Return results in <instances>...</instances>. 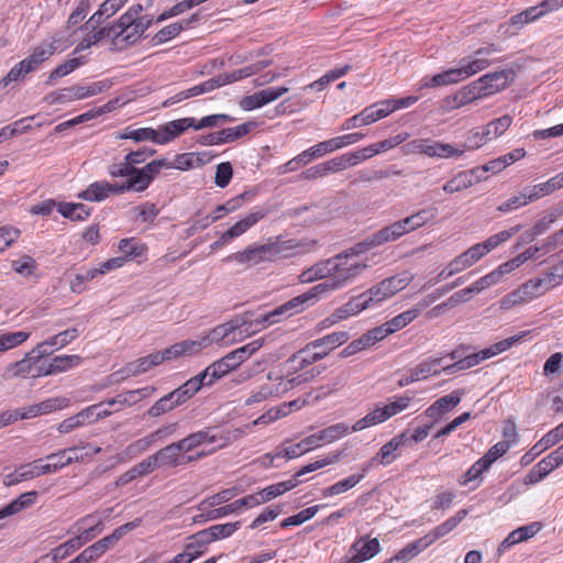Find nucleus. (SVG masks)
<instances>
[{
    "mask_svg": "<svg viewBox=\"0 0 563 563\" xmlns=\"http://www.w3.org/2000/svg\"><path fill=\"white\" fill-rule=\"evenodd\" d=\"M115 543L112 539L107 536L86 548L79 555L78 559L81 563H91L98 560L107 550L113 547Z\"/></svg>",
    "mask_w": 563,
    "mask_h": 563,
    "instance_id": "33",
    "label": "nucleus"
},
{
    "mask_svg": "<svg viewBox=\"0 0 563 563\" xmlns=\"http://www.w3.org/2000/svg\"><path fill=\"white\" fill-rule=\"evenodd\" d=\"M464 80L462 77V71L459 67L448 69L441 74H437L431 77L429 82H426L427 87H438V86H446L451 84H456Z\"/></svg>",
    "mask_w": 563,
    "mask_h": 563,
    "instance_id": "50",
    "label": "nucleus"
},
{
    "mask_svg": "<svg viewBox=\"0 0 563 563\" xmlns=\"http://www.w3.org/2000/svg\"><path fill=\"white\" fill-rule=\"evenodd\" d=\"M195 118H183L165 123L157 130L158 144H167L188 129H195Z\"/></svg>",
    "mask_w": 563,
    "mask_h": 563,
    "instance_id": "17",
    "label": "nucleus"
},
{
    "mask_svg": "<svg viewBox=\"0 0 563 563\" xmlns=\"http://www.w3.org/2000/svg\"><path fill=\"white\" fill-rule=\"evenodd\" d=\"M521 225H515L510 228L509 230L500 231L492 236H489L487 240L482 242V245L487 253L492 252L494 249H496L501 243L508 241L510 238H512L515 234H517L521 230Z\"/></svg>",
    "mask_w": 563,
    "mask_h": 563,
    "instance_id": "54",
    "label": "nucleus"
},
{
    "mask_svg": "<svg viewBox=\"0 0 563 563\" xmlns=\"http://www.w3.org/2000/svg\"><path fill=\"white\" fill-rule=\"evenodd\" d=\"M112 86V81L109 79L96 81L87 86L77 85L67 88H63L48 93L45 100L49 104L68 103L75 100H81L93 97L101 93Z\"/></svg>",
    "mask_w": 563,
    "mask_h": 563,
    "instance_id": "6",
    "label": "nucleus"
},
{
    "mask_svg": "<svg viewBox=\"0 0 563 563\" xmlns=\"http://www.w3.org/2000/svg\"><path fill=\"white\" fill-rule=\"evenodd\" d=\"M461 391H453L439 398L433 405L427 409V415L431 418H435L442 413L451 411L461 401Z\"/></svg>",
    "mask_w": 563,
    "mask_h": 563,
    "instance_id": "31",
    "label": "nucleus"
},
{
    "mask_svg": "<svg viewBox=\"0 0 563 563\" xmlns=\"http://www.w3.org/2000/svg\"><path fill=\"white\" fill-rule=\"evenodd\" d=\"M198 21V14H192L189 19L184 20L181 22L172 23L162 30H159L155 36L154 41L157 44L165 43L174 37H176L183 30L189 27V25L194 22Z\"/></svg>",
    "mask_w": 563,
    "mask_h": 563,
    "instance_id": "34",
    "label": "nucleus"
},
{
    "mask_svg": "<svg viewBox=\"0 0 563 563\" xmlns=\"http://www.w3.org/2000/svg\"><path fill=\"white\" fill-rule=\"evenodd\" d=\"M87 446H71L68 449L59 450L56 453L48 454L45 459L48 461L49 470L52 473L57 472L58 470L68 466L71 464V453H76L81 449H86Z\"/></svg>",
    "mask_w": 563,
    "mask_h": 563,
    "instance_id": "43",
    "label": "nucleus"
},
{
    "mask_svg": "<svg viewBox=\"0 0 563 563\" xmlns=\"http://www.w3.org/2000/svg\"><path fill=\"white\" fill-rule=\"evenodd\" d=\"M219 441H222L219 446H223L227 444L228 437L217 433L216 428H206L203 430L192 432L179 440L186 453H189L206 443L213 444Z\"/></svg>",
    "mask_w": 563,
    "mask_h": 563,
    "instance_id": "14",
    "label": "nucleus"
},
{
    "mask_svg": "<svg viewBox=\"0 0 563 563\" xmlns=\"http://www.w3.org/2000/svg\"><path fill=\"white\" fill-rule=\"evenodd\" d=\"M34 362L35 358L32 356V353H26L22 360L9 364L2 376L4 379L32 377Z\"/></svg>",
    "mask_w": 563,
    "mask_h": 563,
    "instance_id": "26",
    "label": "nucleus"
},
{
    "mask_svg": "<svg viewBox=\"0 0 563 563\" xmlns=\"http://www.w3.org/2000/svg\"><path fill=\"white\" fill-rule=\"evenodd\" d=\"M420 311L421 310L419 308H412L390 319L389 334L399 331L406 325H408L420 314Z\"/></svg>",
    "mask_w": 563,
    "mask_h": 563,
    "instance_id": "63",
    "label": "nucleus"
},
{
    "mask_svg": "<svg viewBox=\"0 0 563 563\" xmlns=\"http://www.w3.org/2000/svg\"><path fill=\"white\" fill-rule=\"evenodd\" d=\"M379 549V542L376 538H360L351 547V560L355 561V563L368 560L377 554Z\"/></svg>",
    "mask_w": 563,
    "mask_h": 563,
    "instance_id": "20",
    "label": "nucleus"
},
{
    "mask_svg": "<svg viewBox=\"0 0 563 563\" xmlns=\"http://www.w3.org/2000/svg\"><path fill=\"white\" fill-rule=\"evenodd\" d=\"M324 357V352H317V350L309 349V343L305 349L298 351L287 360V364L291 365L294 369H302Z\"/></svg>",
    "mask_w": 563,
    "mask_h": 563,
    "instance_id": "28",
    "label": "nucleus"
},
{
    "mask_svg": "<svg viewBox=\"0 0 563 563\" xmlns=\"http://www.w3.org/2000/svg\"><path fill=\"white\" fill-rule=\"evenodd\" d=\"M350 431H351V428L346 423L339 422V423L332 424L328 428H324L317 433H313V438L319 448V446H321L322 443H332V442L343 438Z\"/></svg>",
    "mask_w": 563,
    "mask_h": 563,
    "instance_id": "29",
    "label": "nucleus"
},
{
    "mask_svg": "<svg viewBox=\"0 0 563 563\" xmlns=\"http://www.w3.org/2000/svg\"><path fill=\"white\" fill-rule=\"evenodd\" d=\"M441 366V358L421 363L410 377V382L424 379L430 375H437L440 373L439 367Z\"/></svg>",
    "mask_w": 563,
    "mask_h": 563,
    "instance_id": "64",
    "label": "nucleus"
},
{
    "mask_svg": "<svg viewBox=\"0 0 563 563\" xmlns=\"http://www.w3.org/2000/svg\"><path fill=\"white\" fill-rule=\"evenodd\" d=\"M57 210L64 218L71 221H84L90 214V209L84 203L60 202Z\"/></svg>",
    "mask_w": 563,
    "mask_h": 563,
    "instance_id": "41",
    "label": "nucleus"
},
{
    "mask_svg": "<svg viewBox=\"0 0 563 563\" xmlns=\"http://www.w3.org/2000/svg\"><path fill=\"white\" fill-rule=\"evenodd\" d=\"M317 374H320L318 371L317 373L314 369L306 371L297 376H294L291 378H287L285 380H280L278 385L276 386L279 393V396L294 389L295 387H298L305 383H308L312 380Z\"/></svg>",
    "mask_w": 563,
    "mask_h": 563,
    "instance_id": "51",
    "label": "nucleus"
},
{
    "mask_svg": "<svg viewBox=\"0 0 563 563\" xmlns=\"http://www.w3.org/2000/svg\"><path fill=\"white\" fill-rule=\"evenodd\" d=\"M541 529L539 522H533L528 526H522L508 534V537L500 543L498 552H504L510 547L526 541L536 536Z\"/></svg>",
    "mask_w": 563,
    "mask_h": 563,
    "instance_id": "23",
    "label": "nucleus"
},
{
    "mask_svg": "<svg viewBox=\"0 0 563 563\" xmlns=\"http://www.w3.org/2000/svg\"><path fill=\"white\" fill-rule=\"evenodd\" d=\"M240 528V522L220 523L203 529L209 537L210 542L219 539H224L232 536Z\"/></svg>",
    "mask_w": 563,
    "mask_h": 563,
    "instance_id": "57",
    "label": "nucleus"
},
{
    "mask_svg": "<svg viewBox=\"0 0 563 563\" xmlns=\"http://www.w3.org/2000/svg\"><path fill=\"white\" fill-rule=\"evenodd\" d=\"M154 455L159 468H170L195 462L198 459L205 456V453H199L196 456L187 455L180 442L176 441L159 449L154 453Z\"/></svg>",
    "mask_w": 563,
    "mask_h": 563,
    "instance_id": "8",
    "label": "nucleus"
},
{
    "mask_svg": "<svg viewBox=\"0 0 563 563\" xmlns=\"http://www.w3.org/2000/svg\"><path fill=\"white\" fill-rule=\"evenodd\" d=\"M387 420V405L377 406L369 411L364 418L357 420L352 427L351 431H361Z\"/></svg>",
    "mask_w": 563,
    "mask_h": 563,
    "instance_id": "35",
    "label": "nucleus"
},
{
    "mask_svg": "<svg viewBox=\"0 0 563 563\" xmlns=\"http://www.w3.org/2000/svg\"><path fill=\"white\" fill-rule=\"evenodd\" d=\"M280 317H284V318L290 317V316H288V311L284 303L278 306L274 310L261 316L260 318H257L255 320H251L250 328L258 329V331H260V330L264 329L266 325H271V324L278 322Z\"/></svg>",
    "mask_w": 563,
    "mask_h": 563,
    "instance_id": "46",
    "label": "nucleus"
},
{
    "mask_svg": "<svg viewBox=\"0 0 563 563\" xmlns=\"http://www.w3.org/2000/svg\"><path fill=\"white\" fill-rule=\"evenodd\" d=\"M167 361V357L163 351L154 352L147 356L141 357L136 361L126 363L123 368L113 374V376L122 375V378L129 376H139L148 372L151 368Z\"/></svg>",
    "mask_w": 563,
    "mask_h": 563,
    "instance_id": "13",
    "label": "nucleus"
},
{
    "mask_svg": "<svg viewBox=\"0 0 563 563\" xmlns=\"http://www.w3.org/2000/svg\"><path fill=\"white\" fill-rule=\"evenodd\" d=\"M435 214L437 210L434 208L422 209L402 220L389 224V240H396L405 233L423 227L431 221Z\"/></svg>",
    "mask_w": 563,
    "mask_h": 563,
    "instance_id": "9",
    "label": "nucleus"
},
{
    "mask_svg": "<svg viewBox=\"0 0 563 563\" xmlns=\"http://www.w3.org/2000/svg\"><path fill=\"white\" fill-rule=\"evenodd\" d=\"M232 372V367L224 361L223 357L211 363L207 366L201 373H199V377L205 380V386L212 385L216 380L222 378L227 374Z\"/></svg>",
    "mask_w": 563,
    "mask_h": 563,
    "instance_id": "32",
    "label": "nucleus"
},
{
    "mask_svg": "<svg viewBox=\"0 0 563 563\" xmlns=\"http://www.w3.org/2000/svg\"><path fill=\"white\" fill-rule=\"evenodd\" d=\"M268 213H269V208L255 207L250 213H247L244 218H242L236 223H234L225 232L232 241V240L241 236L245 232H247L257 222L263 220Z\"/></svg>",
    "mask_w": 563,
    "mask_h": 563,
    "instance_id": "15",
    "label": "nucleus"
},
{
    "mask_svg": "<svg viewBox=\"0 0 563 563\" xmlns=\"http://www.w3.org/2000/svg\"><path fill=\"white\" fill-rule=\"evenodd\" d=\"M481 178L482 175H476L475 169L461 172L444 184L443 190L448 194H454L472 187L475 183H478Z\"/></svg>",
    "mask_w": 563,
    "mask_h": 563,
    "instance_id": "24",
    "label": "nucleus"
},
{
    "mask_svg": "<svg viewBox=\"0 0 563 563\" xmlns=\"http://www.w3.org/2000/svg\"><path fill=\"white\" fill-rule=\"evenodd\" d=\"M37 496L38 493L36 490H31L21 494L5 507L0 509V520L16 515L27 508H31L36 503Z\"/></svg>",
    "mask_w": 563,
    "mask_h": 563,
    "instance_id": "22",
    "label": "nucleus"
},
{
    "mask_svg": "<svg viewBox=\"0 0 563 563\" xmlns=\"http://www.w3.org/2000/svg\"><path fill=\"white\" fill-rule=\"evenodd\" d=\"M561 266H555L553 269L544 275L542 278H533L521 285L517 290L510 292L503 299L501 305L504 308H509L511 305L523 302L533 298L540 292L553 288L559 284Z\"/></svg>",
    "mask_w": 563,
    "mask_h": 563,
    "instance_id": "4",
    "label": "nucleus"
},
{
    "mask_svg": "<svg viewBox=\"0 0 563 563\" xmlns=\"http://www.w3.org/2000/svg\"><path fill=\"white\" fill-rule=\"evenodd\" d=\"M515 77L516 73L511 68L483 75L456 93L454 98L456 107L465 106L505 90L515 80Z\"/></svg>",
    "mask_w": 563,
    "mask_h": 563,
    "instance_id": "2",
    "label": "nucleus"
},
{
    "mask_svg": "<svg viewBox=\"0 0 563 563\" xmlns=\"http://www.w3.org/2000/svg\"><path fill=\"white\" fill-rule=\"evenodd\" d=\"M314 244V241L303 242L295 239L277 243H269V245L274 249V261L282 257H290L292 255L303 254L308 251V246H313Z\"/></svg>",
    "mask_w": 563,
    "mask_h": 563,
    "instance_id": "19",
    "label": "nucleus"
},
{
    "mask_svg": "<svg viewBox=\"0 0 563 563\" xmlns=\"http://www.w3.org/2000/svg\"><path fill=\"white\" fill-rule=\"evenodd\" d=\"M163 167H169V163L165 158L154 159L142 168L136 167L135 175L125 180L130 191H144Z\"/></svg>",
    "mask_w": 563,
    "mask_h": 563,
    "instance_id": "11",
    "label": "nucleus"
},
{
    "mask_svg": "<svg viewBox=\"0 0 563 563\" xmlns=\"http://www.w3.org/2000/svg\"><path fill=\"white\" fill-rule=\"evenodd\" d=\"M115 29H110L109 26H104L99 29L97 32L88 34L76 47V52L84 51L89 48L90 46L97 44L101 40L112 37Z\"/></svg>",
    "mask_w": 563,
    "mask_h": 563,
    "instance_id": "62",
    "label": "nucleus"
},
{
    "mask_svg": "<svg viewBox=\"0 0 563 563\" xmlns=\"http://www.w3.org/2000/svg\"><path fill=\"white\" fill-rule=\"evenodd\" d=\"M179 405L175 400L172 393H168L167 395L159 398L153 406H151L146 412L148 417L157 418L161 417L167 412H170L175 408H177Z\"/></svg>",
    "mask_w": 563,
    "mask_h": 563,
    "instance_id": "52",
    "label": "nucleus"
},
{
    "mask_svg": "<svg viewBox=\"0 0 563 563\" xmlns=\"http://www.w3.org/2000/svg\"><path fill=\"white\" fill-rule=\"evenodd\" d=\"M251 320L247 313L244 316L235 317L232 320L213 328L209 334L205 335L211 343L222 342H239L253 333L258 332V329L250 328Z\"/></svg>",
    "mask_w": 563,
    "mask_h": 563,
    "instance_id": "5",
    "label": "nucleus"
},
{
    "mask_svg": "<svg viewBox=\"0 0 563 563\" xmlns=\"http://www.w3.org/2000/svg\"><path fill=\"white\" fill-rule=\"evenodd\" d=\"M155 444L154 439L152 438V434H147L146 437H143L132 443H130L122 452L120 461H130L145 451H147L152 445Z\"/></svg>",
    "mask_w": 563,
    "mask_h": 563,
    "instance_id": "44",
    "label": "nucleus"
},
{
    "mask_svg": "<svg viewBox=\"0 0 563 563\" xmlns=\"http://www.w3.org/2000/svg\"><path fill=\"white\" fill-rule=\"evenodd\" d=\"M426 548L421 539L407 544L402 550H400L394 558L389 559V563H405L417 556L420 552H422Z\"/></svg>",
    "mask_w": 563,
    "mask_h": 563,
    "instance_id": "55",
    "label": "nucleus"
},
{
    "mask_svg": "<svg viewBox=\"0 0 563 563\" xmlns=\"http://www.w3.org/2000/svg\"><path fill=\"white\" fill-rule=\"evenodd\" d=\"M269 65L268 60H260L253 65L243 67L241 69L233 70L230 74H221L222 78H227L225 85L238 81L243 78H247L264 68H266Z\"/></svg>",
    "mask_w": 563,
    "mask_h": 563,
    "instance_id": "48",
    "label": "nucleus"
},
{
    "mask_svg": "<svg viewBox=\"0 0 563 563\" xmlns=\"http://www.w3.org/2000/svg\"><path fill=\"white\" fill-rule=\"evenodd\" d=\"M559 218L558 212H549L544 214L530 230L526 231L521 236L520 240L522 242H531L533 241L538 235H541L544 233L552 223H554Z\"/></svg>",
    "mask_w": 563,
    "mask_h": 563,
    "instance_id": "42",
    "label": "nucleus"
},
{
    "mask_svg": "<svg viewBox=\"0 0 563 563\" xmlns=\"http://www.w3.org/2000/svg\"><path fill=\"white\" fill-rule=\"evenodd\" d=\"M119 139H130L135 142L152 141L158 144V132L152 128H141L136 130H125L119 135Z\"/></svg>",
    "mask_w": 563,
    "mask_h": 563,
    "instance_id": "56",
    "label": "nucleus"
},
{
    "mask_svg": "<svg viewBox=\"0 0 563 563\" xmlns=\"http://www.w3.org/2000/svg\"><path fill=\"white\" fill-rule=\"evenodd\" d=\"M314 448H318V445L313 438V434H311L296 444L289 445L284 449H278L277 455H283L285 459L291 460L300 456L303 453L311 451Z\"/></svg>",
    "mask_w": 563,
    "mask_h": 563,
    "instance_id": "38",
    "label": "nucleus"
},
{
    "mask_svg": "<svg viewBox=\"0 0 563 563\" xmlns=\"http://www.w3.org/2000/svg\"><path fill=\"white\" fill-rule=\"evenodd\" d=\"M274 249L268 244H252L242 251L235 252L224 258L225 262L257 265L263 262H274Z\"/></svg>",
    "mask_w": 563,
    "mask_h": 563,
    "instance_id": "10",
    "label": "nucleus"
},
{
    "mask_svg": "<svg viewBox=\"0 0 563 563\" xmlns=\"http://www.w3.org/2000/svg\"><path fill=\"white\" fill-rule=\"evenodd\" d=\"M81 362L82 357L77 354L58 355L48 362V373L53 375L64 373L79 366Z\"/></svg>",
    "mask_w": 563,
    "mask_h": 563,
    "instance_id": "36",
    "label": "nucleus"
},
{
    "mask_svg": "<svg viewBox=\"0 0 563 563\" xmlns=\"http://www.w3.org/2000/svg\"><path fill=\"white\" fill-rule=\"evenodd\" d=\"M202 386H205V380L198 374L170 393L180 406L194 397Z\"/></svg>",
    "mask_w": 563,
    "mask_h": 563,
    "instance_id": "30",
    "label": "nucleus"
},
{
    "mask_svg": "<svg viewBox=\"0 0 563 563\" xmlns=\"http://www.w3.org/2000/svg\"><path fill=\"white\" fill-rule=\"evenodd\" d=\"M322 295H324L322 292V288H320L319 285H316L311 287L308 291L291 298L290 300L284 303L288 311V316L291 317L295 313L303 311L309 306L314 305Z\"/></svg>",
    "mask_w": 563,
    "mask_h": 563,
    "instance_id": "18",
    "label": "nucleus"
},
{
    "mask_svg": "<svg viewBox=\"0 0 563 563\" xmlns=\"http://www.w3.org/2000/svg\"><path fill=\"white\" fill-rule=\"evenodd\" d=\"M30 338V332H5L0 334V352H4L21 345Z\"/></svg>",
    "mask_w": 563,
    "mask_h": 563,
    "instance_id": "58",
    "label": "nucleus"
},
{
    "mask_svg": "<svg viewBox=\"0 0 563 563\" xmlns=\"http://www.w3.org/2000/svg\"><path fill=\"white\" fill-rule=\"evenodd\" d=\"M488 358L490 357L488 356L486 349H484L479 352L465 355L464 357L460 358L459 361L454 362L451 365L443 366V371L448 373H455L457 371L474 367L475 365Z\"/></svg>",
    "mask_w": 563,
    "mask_h": 563,
    "instance_id": "37",
    "label": "nucleus"
},
{
    "mask_svg": "<svg viewBox=\"0 0 563 563\" xmlns=\"http://www.w3.org/2000/svg\"><path fill=\"white\" fill-rule=\"evenodd\" d=\"M372 300V297H367L366 295H360L357 297L352 298L350 301L339 307L334 311L339 317L340 321H342L352 316H355L356 313L363 311L366 308H371Z\"/></svg>",
    "mask_w": 563,
    "mask_h": 563,
    "instance_id": "27",
    "label": "nucleus"
},
{
    "mask_svg": "<svg viewBox=\"0 0 563 563\" xmlns=\"http://www.w3.org/2000/svg\"><path fill=\"white\" fill-rule=\"evenodd\" d=\"M499 52L500 48L497 45L488 44L477 48L472 55L462 58L459 66L462 77L466 79L488 68L495 62L490 56Z\"/></svg>",
    "mask_w": 563,
    "mask_h": 563,
    "instance_id": "7",
    "label": "nucleus"
},
{
    "mask_svg": "<svg viewBox=\"0 0 563 563\" xmlns=\"http://www.w3.org/2000/svg\"><path fill=\"white\" fill-rule=\"evenodd\" d=\"M386 241L387 228H383L352 247L333 256V277H330V280L318 284L322 288V292L334 291L352 283L367 267V264L358 260V256L383 245Z\"/></svg>",
    "mask_w": 563,
    "mask_h": 563,
    "instance_id": "1",
    "label": "nucleus"
},
{
    "mask_svg": "<svg viewBox=\"0 0 563 563\" xmlns=\"http://www.w3.org/2000/svg\"><path fill=\"white\" fill-rule=\"evenodd\" d=\"M365 474H352L347 476L346 478L336 482L335 484L324 488L322 490L323 497H332L335 495L343 494L353 487H355L363 478Z\"/></svg>",
    "mask_w": 563,
    "mask_h": 563,
    "instance_id": "45",
    "label": "nucleus"
},
{
    "mask_svg": "<svg viewBox=\"0 0 563 563\" xmlns=\"http://www.w3.org/2000/svg\"><path fill=\"white\" fill-rule=\"evenodd\" d=\"M211 543L209 537L207 536L205 530H201L187 539V543L185 544V550L194 555L196 560L199 558L206 550L207 545Z\"/></svg>",
    "mask_w": 563,
    "mask_h": 563,
    "instance_id": "47",
    "label": "nucleus"
},
{
    "mask_svg": "<svg viewBox=\"0 0 563 563\" xmlns=\"http://www.w3.org/2000/svg\"><path fill=\"white\" fill-rule=\"evenodd\" d=\"M521 225H515L510 228L509 230L500 231L492 236H489L487 240L482 242V245L487 253L492 252L494 249H496L501 243L508 241L510 238H512L515 234H517L521 230Z\"/></svg>",
    "mask_w": 563,
    "mask_h": 563,
    "instance_id": "53",
    "label": "nucleus"
},
{
    "mask_svg": "<svg viewBox=\"0 0 563 563\" xmlns=\"http://www.w3.org/2000/svg\"><path fill=\"white\" fill-rule=\"evenodd\" d=\"M130 191L126 181L122 184H111L108 181H95L85 190L78 194V198L87 201H102L110 195H121Z\"/></svg>",
    "mask_w": 563,
    "mask_h": 563,
    "instance_id": "12",
    "label": "nucleus"
},
{
    "mask_svg": "<svg viewBox=\"0 0 563 563\" xmlns=\"http://www.w3.org/2000/svg\"><path fill=\"white\" fill-rule=\"evenodd\" d=\"M488 142L486 139L482 137V131L473 132L467 137V145L464 148L454 147L451 144L441 143L438 141H428V140H416L408 144H406L402 148L406 153H419L424 154L430 157H453L461 156L464 154L465 148H478Z\"/></svg>",
    "mask_w": 563,
    "mask_h": 563,
    "instance_id": "3",
    "label": "nucleus"
},
{
    "mask_svg": "<svg viewBox=\"0 0 563 563\" xmlns=\"http://www.w3.org/2000/svg\"><path fill=\"white\" fill-rule=\"evenodd\" d=\"M102 275V271L98 267L86 271L85 273L77 274L70 282V289L73 292L81 294L86 290V283Z\"/></svg>",
    "mask_w": 563,
    "mask_h": 563,
    "instance_id": "61",
    "label": "nucleus"
},
{
    "mask_svg": "<svg viewBox=\"0 0 563 563\" xmlns=\"http://www.w3.org/2000/svg\"><path fill=\"white\" fill-rule=\"evenodd\" d=\"M350 339L346 331L332 332L321 339L311 341L309 349L317 350V352H324V357L334 349L341 346Z\"/></svg>",
    "mask_w": 563,
    "mask_h": 563,
    "instance_id": "21",
    "label": "nucleus"
},
{
    "mask_svg": "<svg viewBox=\"0 0 563 563\" xmlns=\"http://www.w3.org/2000/svg\"><path fill=\"white\" fill-rule=\"evenodd\" d=\"M209 346V340L205 335L197 340H184L164 350L167 361L183 355H192Z\"/></svg>",
    "mask_w": 563,
    "mask_h": 563,
    "instance_id": "16",
    "label": "nucleus"
},
{
    "mask_svg": "<svg viewBox=\"0 0 563 563\" xmlns=\"http://www.w3.org/2000/svg\"><path fill=\"white\" fill-rule=\"evenodd\" d=\"M532 198L527 189V187L520 192L518 196H514L506 200L505 202L500 203L497 207V210L500 212H511L514 210H517L520 207L527 206L528 203L532 202Z\"/></svg>",
    "mask_w": 563,
    "mask_h": 563,
    "instance_id": "60",
    "label": "nucleus"
},
{
    "mask_svg": "<svg viewBox=\"0 0 563 563\" xmlns=\"http://www.w3.org/2000/svg\"><path fill=\"white\" fill-rule=\"evenodd\" d=\"M279 393L276 386L271 384H263L258 387L257 390H253L251 395L245 399L244 404L246 406H252L254 404H260L271 397H278Z\"/></svg>",
    "mask_w": 563,
    "mask_h": 563,
    "instance_id": "59",
    "label": "nucleus"
},
{
    "mask_svg": "<svg viewBox=\"0 0 563 563\" xmlns=\"http://www.w3.org/2000/svg\"><path fill=\"white\" fill-rule=\"evenodd\" d=\"M209 161L210 156L207 153H183L175 156L174 162L169 164V168L188 170L205 165Z\"/></svg>",
    "mask_w": 563,
    "mask_h": 563,
    "instance_id": "25",
    "label": "nucleus"
},
{
    "mask_svg": "<svg viewBox=\"0 0 563 563\" xmlns=\"http://www.w3.org/2000/svg\"><path fill=\"white\" fill-rule=\"evenodd\" d=\"M300 484L299 477H296V473L288 481L279 482L277 484L269 485L261 490L264 501H269L286 492H289Z\"/></svg>",
    "mask_w": 563,
    "mask_h": 563,
    "instance_id": "39",
    "label": "nucleus"
},
{
    "mask_svg": "<svg viewBox=\"0 0 563 563\" xmlns=\"http://www.w3.org/2000/svg\"><path fill=\"white\" fill-rule=\"evenodd\" d=\"M512 118L505 114L498 119L493 120L482 129V137L490 141L497 136L503 135L511 125Z\"/></svg>",
    "mask_w": 563,
    "mask_h": 563,
    "instance_id": "40",
    "label": "nucleus"
},
{
    "mask_svg": "<svg viewBox=\"0 0 563 563\" xmlns=\"http://www.w3.org/2000/svg\"><path fill=\"white\" fill-rule=\"evenodd\" d=\"M118 249L123 254L122 257H125V262L142 257L146 253V246L139 243L135 239H122L119 242Z\"/></svg>",
    "mask_w": 563,
    "mask_h": 563,
    "instance_id": "49",
    "label": "nucleus"
}]
</instances>
